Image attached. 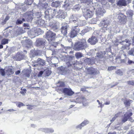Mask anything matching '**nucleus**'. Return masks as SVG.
Instances as JSON below:
<instances>
[{
	"label": "nucleus",
	"instance_id": "obj_44",
	"mask_svg": "<svg viewBox=\"0 0 134 134\" xmlns=\"http://www.w3.org/2000/svg\"><path fill=\"white\" fill-rule=\"evenodd\" d=\"M52 6L54 7H57L58 6V4L56 2H53L52 4Z\"/></svg>",
	"mask_w": 134,
	"mask_h": 134
},
{
	"label": "nucleus",
	"instance_id": "obj_60",
	"mask_svg": "<svg viewBox=\"0 0 134 134\" xmlns=\"http://www.w3.org/2000/svg\"><path fill=\"white\" fill-rule=\"evenodd\" d=\"M15 111V110L13 109H10L8 110V111L10 112L13 111Z\"/></svg>",
	"mask_w": 134,
	"mask_h": 134
},
{
	"label": "nucleus",
	"instance_id": "obj_63",
	"mask_svg": "<svg viewBox=\"0 0 134 134\" xmlns=\"http://www.w3.org/2000/svg\"><path fill=\"white\" fill-rule=\"evenodd\" d=\"M5 20H4V21L2 22V25H4L6 23V21H5Z\"/></svg>",
	"mask_w": 134,
	"mask_h": 134
},
{
	"label": "nucleus",
	"instance_id": "obj_26",
	"mask_svg": "<svg viewBox=\"0 0 134 134\" xmlns=\"http://www.w3.org/2000/svg\"><path fill=\"white\" fill-rule=\"evenodd\" d=\"M75 56L77 59L83 57V54L80 52H76L75 54Z\"/></svg>",
	"mask_w": 134,
	"mask_h": 134
},
{
	"label": "nucleus",
	"instance_id": "obj_61",
	"mask_svg": "<svg viewBox=\"0 0 134 134\" xmlns=\"http://www.w3.org/2000/svg\"><path fill=\"white\" fill-rule=\"evenodd\" d=\"M110 102H106L105 103H104V104L106 105H109L110 104Z\"/></svg>",
	"mask_w": 134,
	"mask_h": 134
},
{
	"label": "nucleus",
	"instance_id": "obj_28",
	"mask_svg": "<svg viewBox=\"0 0 134 134\" xmlns=\"http://www.w3.org/2000/svg\"><path fill=\"white\" fill-rule=\"evenodd\" d=\"M77 33L72 30L70 34V37L71 38H73L77 35Z\"/></svg>",
	"mask_w": 134,
	"mask_h": 134
},
{
	"label": "nucleus",
	"instance_id": "obj_13",
	"mask_svg": "<svg viewBox=\"0 0 134 134\" xmlns=\"http://www.w3.org/2000/svg\"><path fill=\"white\" fill-rule=\"evenodd\" d=\"M106 12L104 9L101 8H98L96 11V14L98 15H101V16H103L104 13H105Z\"/></svg>",
	"mask_w": 134,
	"mask_h": 134
},
{
	"label": "nucleus",
	"instance_id": "obj_7",
	"mask_svg": "<svg viewBox=\"0 0 134 134\" xmlns=\"http://www.w3.org/2000/svg\"><path fill=\"white\" fill-rule=\"evenodd\" d=\"M130 41L129 40L126 39L125 40L122 41V42L119 41V40L116 39L115 41V43L116 44L118 45V44H117V43L119 42L120 44H124L126 46H130L131 43H129Z\"/></svg>",
	"mask_w": 134,
	"mask_h": 134
},
{
	"label": "nucleus",
	"instance_id": "obj_54",
	"mask_svg": "<svg viewBox=\"0 0 134 134\" xmlns=\"http://www.w3.org/2000/svg\"><path fill=\"white\" fill-rule=\"evenodd\" d=\"M20 73V70H18L15 72V74L16 75H18Z\"/></svg>",
	"mask_w": 134,
	"mask_h": 134
},
{
	"label": "nucleus",
	"instance_id": "obj_17",
	"mask_svg": "<svg viewBox=\"0 0 134 134\" xmlns=\"http://www.w3.org/2000/svg\"><path fill=\"white\" fill-rule=\"evenodd\" d=\"M70 21L71 22H74L77 25H80V24L78 23V21H77V19L75 17H74L73 15L71 16L70 19Z\"/></svg>",
	"mask_w": 134,
	"mask_h": 134
},
{
	"label": "nucleus",
	"instance_id": "obj_43",
	"mask_svg": "<svg viewBox=\"0 0 134 134\" xmlns=\"http://www.w3.org/2000/svg\"><path fill=\"white\" fill-rule=\"evenodd\" d=\"M127 83L129 85H134V81H129L127 82Z\"/></svg>",
	"mask_w": 134,
	"mask_h": 134
},
{
	"label": "nucleus",
	"instance_id": "obj_59",
	"mask_svg": "<svg viewBox=\"0 0 134 134\" xmlns=\"http://www.w3.org/2000/svg\"><path fill=\"white\" fill-rule=\"evenodd\" d=\"M128 134H134V132L132 130L130 131Z\"/></svg>",
	"mask_w": 134,
	"mask_h": 134
},
{
	"label": "nucleus",
	"instance_id": "obj_47",
	"mask_svg": "<svg viewBox=\"0 0 134 134\" xmlns=\"http://www.w3.org/2000/svg\"><path fill=\"white\" fill-rule=\"evenodd\" d=\"M26 106H28L27 107V109L31 110L32 109L33 105H27Z\"/></svg>",
	"mask_w": 134,
	"mask_h": 134
},
{
	"label": "nucleus",
	"instance_id": "obj_38",
	"mask_svg": "<svg viewBox=\"0 0 134 134\" xmlns=\"http://www.w3.org/2000/svg\"><path fill=\"white\" fill-rule=\"evenodd\" d=\"M0 72L1 74L2 75H5V73L4 69H0Z\"/></svg>",
	"mask_w": 134,
	"mask_h": 134
},
{
	"label": "nucleus",
	"instance_id": "obj_37",
	"mask_svg": "<svg viewBox=\"0 0 134 134\" xmlns=\"http://www.w3.org/2000/svg\"><path fill=\"white\" fill-rule=\"evenodd\" d=\"M33 2V0H27L26 4L28 5H30Z\"/></svg>",
	"mask_w": 134,
	"mask_h": 134
},
{
	"label": "nucleus",
	"instance_id": "obj_64",
	"mask_svg": "<svg viewBox=\"0 0 134 134\" xmlns=\"http://www.w3.org/2000/svg\"><path fill=\"white\" fill-rule=\"evenodd\" d=\"M103 105L102 104L99 106L98 107V108H99V107H100V108H101V109L103 107Z\"/></svg>",
	"mask_w": 134,
	"mask_h": 134
},
{
	"label": "nucleus",
	"instance_id": "obj_30",
	"mask_svg": "<svg viewBox=\"0 0 134 134\" xmlns=\"http://www.w3.org/2000/svg\"><path fill=\"white\" fill-rule=\"evenodd\" d=\"M116 74L118 75L122 76L123 74V72L122 70L121 69H119L115 71Z\"/></svg>",
	"mask_w": 134,
	"mask_h": 134
},
{
	"label": "nucleus",
	"instance_id": "obj_46",
	"mask_svg": "<svg viewBox=\"0 0 134 134\" xmlns=\"http://www.w3.org/2000/svg\"><path fill=\"white\" fill-rule=\"evenodd\" d=\"M24 105H25L22 103L19 102L18 104V107H20L21 106H23Z\"/></svg>",
	"mask_w": 134,
	"mask_h": 134
},
{
	"label": "nucleus",
	"instance_id": "obj_42",
	"mask_svg": "<svg viewBox=\"0 0 134 134\" xmlns=\"http://www.w3.org/2000/svg\"><path fill=\"white\" fill-rule=\"evenodd\" d=\"M51 73V71L49 70H47L46 71V74L47 76H49Z\"/></svg>",
	"mask_w": 134,
	"mask_h": 134
},
{
	"label": "nucleus",
	"instance_id": "obj_6",
	"mask_svg": "<svg viewBox=\"0 0 134 134\" xmlns=\"http://www.w3.org/2000/svg\"><path fill=\"white\" fill-rule=\"evenodd\" d=\"M98 40L97 37L92 35L87 40L88 42L92 45L95 44L98 42Z\"/></svg>",
	"mask_w": 134,
	"mask_h": 134
},
{
	"label": "nucleus",
	"instance_id": "obj_57",
	"mask_svg": "<svg viewBox=\"0 0 134 134\" xmlns=\"http://www.w3.org/2000/svg\"><path fill=\"white\" fill-rule=\"evenodd\" d=\"M132 44L134 46V36L132 38Z\"/></svg>",
	"mask_w": 134,
	"mask_h": 134
},
{
	"label": "nucleus",
	"instance_id": "obj_52",
	"mask_svg": "<svg viewBox=\"0 0 134 134\" xmlns=\"http://www.w3.org/2000/svg\"><path fill=\"white\" fill-rule=\"evenodd\" d=\"M65 58H66L65 55H63L62 57L61 60L62 61H65Z\"/></svg>",
	"mask_w": 134,
	"mask_h": 134
},
{
	"label": "nucleus",
	"instance_id": "obj_19",
	"mask_svg": "<svg viewBox=\"0 0 134 134\" xmlns=\"http://www.w3.org/2000/svg\"><path fill=\"white\" fill-rule=\"evenodd\" d=\"M23 55L20 54H17L15 57V59L16 61H20L23 59Z\"/></svg>",
	"mask_w": 134,
	"mask_h": 134
},
{
	"label": "nucleus",
	"instance_id": "obj_32",
	"mask_svg": "<svg viewBox=\"0 0 134 134\" xmlns=\"http://www.w3.org/2000/svg\"><path fill=\"white\" fill-rule=\"evenodd\" d=\"M8 39L3 38L2 39L1 41V43L2 44L5 45L8 44Z\"/></svg>",
	"mask_w": 134,
	"mask_h": 134
},
{
	"label": "nucleus",
	"instance_id": "obj_53",
	"mask_svg": "<svg viewBox=\"0 0 134 134\" xmlns=\"http://www.w3.org/2000/svg\"><path fill=\"white\" fill-rule=\"evenodd\" d=\"M23 26L24 27H29V25L28 24L24 23L23 25Z\"/></svg>",
	"mask_w": 134,
	"mask_h": 134
},
{
	"label": "nucleus",
	"instance_id": "obj_10",
	"mask_svg": "<svg viewBox=\"0 0 134 134\" xmlns=\"http://www.w3.org/2000/svg\"><path fill=\"white\" fill-rule=\"evenodd\" d=\"M36 44L37 46H44L45 44V42L43 39L39 38L36 40Z\"/></svg>",
	"mask_w": 134,
	"mask_h": 134
},
{
	"label": "nucleus",
	"instance_id": "obj_31",
	"mask_svg": "<svg viewBox=\"0 0 134 134\" xmlns=\"http://www.w3.org/2000/svg\"><path fill=\"white\" fill-rule=\"evenodd\" d=\"M132 100H126L124 102V104L126 106H128L130 105L131 103H132Z\"/></svg>",
	"mask_w": 134,
	"mask_h": 134
},
{
	"label": "nucleus",
	"instance_id": "obj_50",
	"mask_svg": "<svg viewBox=\"0 0 134 134\" xmlns=\"http://www.w3.org/2000/svg\"><path fill=\"white\" fill-rule=\"evenodd\" d=\"M129 64H134V62L129 59L127 62Z\"/></svg>",
	"mask_w": 134,
	"mask_h": 134
},
{
	"label": "nucleus",
	"instance_id": "obj_9",
	"mask_svg": "<svg viewBox=\"0 0 134 134\" xmlns=\"http://www.w3.org/2000/svg\"><path fill=\"white\" fill-rule=\"evenodd\" d=\"M110 23L109 20L107 19L103 20L100 22V24L104 27L106 28L110 24Z\"/></svg>",
	"mask_w": 134,
	"mask_h": 134
},
{
	"label": "nucleus",
	"instance_id": "obj_20",
	"mask_svg": "<svg viewBox=\"0 0 134 134\" xmlns=\"http://www.w3.org/2000/svg\"><path fill=\"white\" fill-rule=\"evenodd\" d=\"M37 63L39 65L43 66L45 65V62L43 59L38 58L37 60Z\"/></svg>",
	"mask_w": 134,
	"mask_h": 134
},
{
	"label": "nucleus",
	"instance_id": "obj_48",
	"mask_svg": "<svg viewBox=\"0 0 134 134\" xmlns=\"http://www.w3.org/2000/svg\"><path fill=\"white\" fill-rule=\"evenodd\" d=\"M85 98L84 97H83L82 98H77L76 99V100L78 99L80 100V101L79 102V103H81V102H83V99Z\"/></svg>",
	"mask_w": 134,
	"mask_h": 134
},
{
	"label": "nucleus",
	"instance_id": "obj_34",
	"mask_svg": "<svg viewBox=\"0 0 134 134\" xmlns=\"http://www.w3.org/2000/svg\"><path fill=\"white\" fill-rule=\"evenodd\" d=\"M126 14L127 15L129 16H132L133 15L132 10H128L126 12Z\"/></svg>",
	"mask_w": 134,
	"mask_h": 134
},
{
	"label": "nucleus",
	"instance_id": "obj_45",
	"mask_svg": "<svg viewBox=\"0 0 134 134\" xmlns=\"http://www.w3.org/2000/svg\"><path fill=\"white\" fill-rule=\"evenodd\" d=\"M73 64H74L72 62H68L67 63V65L68 67L72 66Z\"/></svg>",
	"mask_w": 134,
	"mask_h": 134
},
{
	"label": "nucleus",
	"instance_id": "obj_1",
	"mask_svg": "<svg viewBox=\"0 0 134 134\" xmlns=\"http://www.w3.org/2000/svg\"><path fill=\"white\" fill-rule=\"evenodd\" d=\"M88 47L86 40L82 39L80 41L76 43L73 47L74 49L76 51L83 50Z\"/></svg>",
	"mask_w": 134,
	"mask_h": 134
},
{
	"label": "nucleus",
	"instance_id": "obj_21",
	"mask_svg": "<svg viewBox=\"0 0 134 134\" xmlns=\"http://www.w3.org/2000/svg\"><path fill=\"white\" fill-rule=\"evenodd\" d=\"M6 72L8 75L13 74L14 73V71L13 69H11L10 68H8L7 70H6Z\"/></svg>",
	"mask_w": 134,
	"mask_h": 134
},
{
	"label": "nucleus",
	"instance_id": "obj_4",
	"mask_svg": "<svg viewBox=\"0 0 134 134\" xmlns=\"http://www.w3.org/2000/svg\"><path fill=\"white\" fill-rule=\"evenodd\" d=\"M55 34L50 30L48 31L46 33V38L49 41H51L54 39Z\"/></svg>",
	"mask_w": 134,
	"mask_h": 134
},
{
	"label": "nucleus",
	"instance_id": "obj_40",
	"mask_svg": "<svg viewBox=\"0 0 134 134\" xmlns=\"http://www.w3.org/2000/svg\"><path fill=\"white\" fill-rule=\"evenodd\" d=\"M65 85L64 82L62 81H59V86L63 87Z\"/></svg>",
	"mask_w": 134,
	"mask_h": 134
},
{
	"label": "nucleus",
	"instance_id": "obj_27",
	"mask_svg": "<svg viewBox=\"0 0 134 134\" xmlns=\"http://www.w3.org/2000/svg\"><path fill=\"white\" fill-rule=\"evenodd\" d=\"M124 15L122 14H119L118 16V19L119 21L120 22H122L124 20Z\"/></svg>",
	"mask_w": 134,
	"mask_h": 134
},
{
	"label": "nucleus",
	"instance_id": "obj_2",
	"mask_svg": "<svg viewBox=\"0 0 134 134\" xmlns=\"http://www.w3.org/2000/svg\"><path fill=\"white\" fill-rule=\"evenodd\" d=\"M131 111V110L130 109L124 115L122 119V123H124L128 120H132V118L131 117V116L132 115Z\"/></svg>",
	"mask_w": 134,
	"mask_h": 134
},
{
	"label": "nucleus",
	"instance_id": "obj_55",
	"mask_svg": "<svg viewBox=\"0 0 134 134\" xmlns=\"http://www.w3.org/2000/svg\"><path fill=\"white\" fill-rule=\"evenodd\" d=\"M68 70H67L66 69H65L64 70H63V73L64 74H66L68 72Z\"/></svg>",
	"mask_w": 134,
	"mask_h": 134
},
{
	"label": "nucleus",
	"instance_id": "obj_56",
	"mask_svg": "<svg viewBox=\"0 0 134 134\" xmlns=\"http://www.w3.org/2000/svg\"><path fill=\"white\" fill-rule=\"evenodd\" d=\"M48 131L50 133H52L54 132V130L52 129H49Z\"/></svg>",
	"mask_w": 134,
	"mask_h": 134
},
{
	"label": "nucleus",
	"instance_id": "obj_11",
	"mask_svg": "<svg viewBox=\"0 0 134 134\" xmlns=\"http://www.w3.org/2000/svg\"><path fill=\"white\" fill-rule=\"evenodd\" d=\"M105 53V52H102L97 53L96 59H98L100 60H101V59L104 57V56Z\"/></svg>",
	"mask_w": 134,
	"mask_h": 134
},
{
	"label": "nucleus",
	"instance_id": "obj_51",
	"mask_svg": "<svg viewBox=\"0 0 134 134\" xmlns=\"http://www.w3.org/2000/svg\"><path fill=\"white\" fill-rule=\"evenodd\" d=\"M9 18H10L7 15L6 16L5 19H4L5 20V21H7L9 19Z\"/></svg>",
	"mask_w": 134,
	"mask_h": 134
},
{
	"label": "nucleus",
	"instance_id": "obj_8",
	"mask_svg": "<svg viewBox=\"0 0 134 134\" xmlns=\"http://www.w3.org/2000/svg\"><path fill=\"white\" fill-rule=\"evenodd\" d=\"M87 73L91 75H95L99 73L98 71H97L94 69L93 68H89L87 69Z\"/></svg>",
	"mask_w": 134,
	"mask_h": 134
},
{
	"label": "nucleus",
	"instance_id": "obj_62",
	"mask_svg": "<svg viewBox=\"0 0 134 134\" xmlns=\"http://www.w3.org/2000/svg\"><path fill=\"white\" fill-rule=\"evenodd\" d=\"M97 102H98V104L100 105L102 104V103H101L100 101L98 100H97Z\"/></svg>",
	"mask_w": 134,
	"mask_h": 134
},
{
	"label": "nucleus",
	"instance_id": "obj_23",
	"mask_svg": "<svg viewBox=\"0 0 134 134\" xmlns=\"http://www.w3.org/2000/svg\"><path fill=\"white\" fill-rule=\"evenodd\" d=\"M81 7L80 5L79 4H77L75 5L73 8L72 10L73 11H74L75 12L76 11H78L79 10Z\"/></svg>",
	"mask_w": 134,
	"mask_h": 134
},
{
	"label": "nucleus",
	"instance_id": "obj_29",
	"mask_svg": "<svg viewBox=\"0 0 134 134\" xmlns=\"http://www.w3.org/2000/svg\"><path fill=\"white\" fill-rule=\"evenodd\" d=\"M25 20L24 18H23L22 20L19 19H18L16 21V24L17 25L21 24L23 23V21H25Z\"/></svg>",
	"mask_w": 134,
	"mask_h": 134
},
{
	"label": "nucleus",
	"instance_id": "obj_24",
	"mask_svg": "<svg viewBox=\"0 0 134 134\" xmlns=\"http://www.w3.org/2000/svg\"><path fill=\"white\" fill-rule=\"evenodd\" d=\"M72 30L77 34L79 32L80 29L77 26H72Z\"/></svg>",
	"mask_w": 134,
	"mask_h": 134
},
{
	"label": "nucleus",
	"instance_id": "obj_18",
	"mask_svg": "<svg viewBox=\"0 0 134 134\" xmlns=\"http://www.w3.org/2000/svg\"><path fill=\"white\" fill-rule=\"evenodd\" d=\"M67 27L66 25L64 26H62L61 30V33L63 34L64 36H65L67 33Z\"/></svg>",
	"mask_w": 134,
	"mask_h": 134
},
{
	"label": "nucleus",
	"instance_id": "obj_35",
	"mask_svg": "<svg viewBox=\"0 0 134 134\" xmlns=\"http://www.w3.org/2000/svg\"><path fill=\"white\" fill-rule=\"evenodd\" d=\"M69 2L68 1H66L64 2V4L62 7L66 8L69 5V4L68 3Z\"/></svg>",
	"mask_w": 134,
	"mask_h": 134
},
{
	"label": "nucleus",
	"instance_id": "obj_36",
	"mask_svg": "<svg viewBox=\"0 0 134 134\" xmlns=\"http://www.w3.org/2000/svg\"><path fill=\"white\" fill-rule=\"evenodd\" d=\"M45 17L46 18H49L50 17L49 11L48 10H46L45 12Z\"/></svg>",
	"mask_w": 134,
	"mask_h": 134
},
{
	"label": "nucleus",
	"instance_id": "obj_14",
	"mask_svg": "<svg viewBox=\"0 0 134 134\" xmlns=\"http://www.w3.org/2000/svg\"><path fill=\"white\" fill-rule=\"evenodd\" d=\"M60 46L62 47V49L60 48L59 49V52L61 53H66V51L67 49H70L71 47H64V45L62 44H60Z\"/></svg>",
	"mask_w": 134,
	"mask_h": 134
},
{
	"label": "nucleus",
	"instance_id": "obj_33",
	"mask_svg": "<svg viewBox=\"0 0 134 134\" xmlns=\"http://www.w3.org/2000/svg\"><path fill=\"white\" fill-rule=\"evenodd\" d=\"M120 113H119L116 114L114 117L110 120L111 123L113 122L120 115Z\"/></svg>",
	"mask_w": 134,
	"mask_h": 134
},
{
	"label": "nucleus",
	"instance_id": "obj_58",
	"mask_svg": "<svg viewBox=\"0 0 134 134\" xmlns=\"http://www.w3.org/2000/svg\"><path fill=\"white\" fill-rule=\"evenodd\" d=\"M25 75L26 76L29 77L30 76V73H26Z\"/></svg>",
	"mask_w": 134,
	"mask_h": 134
},
{
	"label": "nucleus",
	"instance_id": "obj_39",
	"mask_svg": "<svg viewBox=\"0 0 134 134\" xmlns=\"http://www.w3.org/2000/svg\"><path fill=\"white\" fill-rule=\"evenodd\" d=\"M21 91H20V93L23 95H25V94L26 92V89H21Z\"/></svg>",
	"mask_w": 134,
	"mask_h": 134
},
{
	"label": "nucleus",
	"instance_id": "obj_22",
	"mask_svg": "<svg viewBox=\"0 0 134 134\" xmlns=\"http://www.w3.org/2000/svg\"><path fill=\"white\" fill-rule=\"evenodd\" d=\"M66 14L63 10H59V18L64 19L66 15Z\"/></svg>",
	"mask_w": 134,
	"mask_h": 134
},
{
	"label": "nucleus",
	"instance_id": "obj_12",
	"mask_svg": "<svg viewBox=\"0 0 134 134\" xmlns=\"http://www.w3.org/2000/svg\"><path fill=\"white\" fill-rule=\"evenodd\" d=\"M89 122V121L87 120H84L81 124L78 125L76 127L77 128H79L81 129L82 127H83L84 126L88 124Z\"/></svg>",
	"mask_w": 134,
	"mask_h": 134
},
{
	"label": "nucleus",
	"instance_id": "obj_5",
	"mask_svg": "<svg viewBox=\"0 0 134 134\" xmlns=\"http://www.w3.org/2000/svg\"><path fill=\"white\" fill-rule=\"evenodd\" d=\"M63 92L65 95L68 96H71L74 93L70 88H64L63 90Z\"/></svg>",
	"mask_w": 134,
	"mask_h": 134
},
{
	"label": "nucleus",
	"instance_id": "obj_16",
	"mask_svg": "<svg viewBox=\"0 0 134 134\" xmlns=\"http://www.w3.org/2000/svg\"><path fill=\"white\" fill-rule=\"evenodd\" d=\"M26 17L27 20L30 21V20H32V17L33 16V15L32 13L31 12H27L26 13Z\"/></svg>",
	"mask_w": 134,
	"mask_h": 134
},
{
	"label": "nucleus",
	"instance_id": "obj_15",
	"mask_svg": "<svg viewBox=\"0 0 134 134\" xmlns=\"http://www.w3.org/2000/svg\"><path fill=\"white\" fill-rule=\"evenodd\" d=\"M60 46L62 47V49L60 48L59 49V52L61 53H66V51L67 49H70L71 47H64V45L62 44H60Z\"/></svg>",
	"mask_w": 134,
	"mask_h": 134
},
{
	"label": "nucleus",
	"instance_id": "obj_25",
	"mask_svg": "<svg viewBox=\"0 0 134 134\" xmlns=\"http://www.w3.org/2000/svg\"><path fill=\"white\" fill-rule=\"evenodd\" d=\"M128 55L134 56V48H132L131 49L127 52Z\"/></svg>",
	"mask_w": 134,
	"mask_h": 134
},
{
	"label": "nucleus",
	"instance_id": "obj_41",
	"mask_svg": "<svg viewBox=\"0 0 134 134\" xmlns=\"http://www.w3.org/2000/svg\"><path fill=\"white\" fill-rule=\"evenodd\" d=\"M116 68L115 66H111L109 67L108 69V71H110L115 69Z\"/></svg>",
	"mask_w": 134,
	"mask_h": 134
},
{
	"label": "nucleus",
	"instance_id": "obj_3",
	"mask_svg": "<svg viewBox=\"0 0 134 134\" xmlns=\"http://www.w3.org/2000/svg\"><path fill=\"white\" fill-rule=\"evenodd\" d=\"M82 12L83 13V16L86 19L92 17L93 15V13L90 10L85 9L82 10Z\"/></svg>",
	"mask_w": 134,
	"mask_h": 134
},
{
	"label": "nucleus",
	"instance_id": "obj_49",
	"mask_svg": "<svg viewBox=\"0 0 134 134\" xmlns=\"http://www.w3.org/2000/svg\"><path fill=\"white\" fill-rule=\"evenodd\" d=\"M74 56H70L68 58V59L69 60V61L72 60L73 58H74Z\"/></svg>",
	"mask_w": 134,
	"mask_h": 134
}]
</instances>
